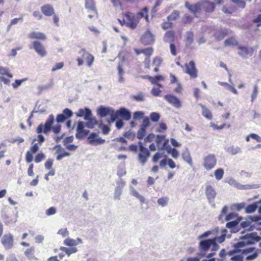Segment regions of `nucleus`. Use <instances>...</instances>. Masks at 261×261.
<instances>
[{
  "mask_svg": "<svg viewBox=\"0 0 261 261\" xmlns=\"http://www.w3.org/2000/svg\"><path fill=\"white\" fill-rule=\"evenodd\" d=\"M158 149L159 150H166L168 145L169 140L166 139L165 136L157 135L155 140Z\"/></svg>",
  "mask_w": 261,
  "mask_h": 261,
  "instance_id": "ddd939ff",
  "label": "nucleus"
},
{
  "mask_svg": "<svg viewBox=\"0 0 261 261\" xmlns=\"http://www.w3.org/2000/svg\"><path fill=\"white\" fill-rule=\"evenodd\" d=\"M76 116L77 117H84V119L87 121L85 123L86 126L89 128H93L98 124L95 117H92L91 111L89 108H85L79 109L76 113Z\"/></svg>",
  "mask_w": 261,
  "mask_h": 261,
  "instance_id": "39448f33",
  "label": "nucleus"
},
{
  "mask_svg": "<svg viewBox=\"0 0 261 261\" xmlns=\"http://www.w3.org/2000/svg\"><path fill=\"white\" fill-rule=\"evenodd\" d=\"M111 111L112 112H110L109 115L111 117V121L113 122L119 117V115L117 114V111L115 112L114 110L112 109Z\"/></svg>",
  "mask_w": 261,
  "mask_h": 261,
  "instance_id": "052dcab7",
  "label": "nucleus"
},
{
  "mask_svg": "<svg viewBox=\"0 0 261 261\" xmlns=\"http://www.w3.org/2000/svg\"><path fill=\"white\" fill-rule=\"evenodd\" d=\"M55 149H56V153L58 154L56 159L58 161L61 160L65 156H68L70 155V153L66 151L60 145H56L55 147Z\"/></svg>",
  "mask_w": 261,
  "mask_h": 261,
  "instance_id": "5701e85b",
  "label": "nucleus"
},
{
  "mask_svg": "<svg viewBox=\"0 0 261 261\" xmlns=\"http://www.w3.org/2000/svg\"><path fill=\"white\" fill-rule=\"evenodd\" d=\"M257 207L258 205L257 202H254L249 204L247 205L245 208L246 213L247 214L253 213L257 209Z\"/></svg>",
  "mask_w": 261,
  "mask_h": 261,
  "instance_id": "72a5a7b5",
  "label": "nucleus"
},
{
  "mask_svg": "<svg viewBox=\"0 0 261 261\" xmlns=\"http://www.w3.org/2000/svg\"><path fill=\"white\" fill-rule=\"evenodd\" d=\"M58 233L61 235L63 237H67L69 234L68 231L66 228L59 230Z\"/></svg>",
  "mask_w": 261,
  "mask_h": 261,
  "instance_id": "774afa93",
  "label": "nucleus"
},
{
  "mask_svg": "<svg viewBox=\"0 0 261 261\" xmlns=\"http://www.w3.org/2000/svg\"><path fill=\"white\" fill-rule=\"evenodd\" d=\"M86 126L85 123L83 121H79L77 123L76 128V133L75 137L76 138L81 139L86 137L89 133V130L85 129L84 127Z\"/></svg>",
  "mask_w": 261,
  "mask_h": 261,
  "instance_id": "2eb2a0df",
  "label": "nucleus"
},
{
  "mask_svg": "<svg viewBox=\"0 0 261 261\" xmlns=\"http://www.w3.org/2000/svg\"><path fill=\"white\" fill-rule=\"evenodd\" d=\"M214 174L217 180H220L223 176L224 170L222 168L217 169L215 171Z\"/></svg>",
  "mask_w": 261,
  "mask_h": 261,
  "instance_id": "c03bdc74",
  "label": "nucleus"
},
{
  "mask_svg": "<svg viewBox=\"0 0 261 261\" xmlns=\"http://www.w3.org/2000/svg\"><path fill=\"white\" fill-rule=\"evenodd\" d=\"M36 140L34 139L32 142V146L29 150L27 151L25 156V161L30 163L33 160V154L37 152L39 150V144L35 143Z\"/></svg>",
  "mask_w": 261,
  "mask_h": 261,
  "instance_id": "9d476101",
  "label": "nucleus"
},
{
  "mask_svg": "<svg viewBox=\"0 0 261 261\" xmlns=\"http://www.w3.org/2000/svg\"><path fill=\"white\" fill-rule=\"evenodd\" d=\"M150 156V152L147 148L144 147L141 142H139V153L138 154V160L140 163L144 165L147 161Z\"/></svg>",
  "mask_w": 261,
  "mask_h": 261,
  "instance_id": "f8f14e48",
  "label": "nucleus"
},
{
  "mask_svg": "<svg viewBox=\"0 0 261 261\" xmlns=\"http://www.w3.org/2000/svg\"><path fill=\"white\" fill-rule=\"evenodd\" d=\"M148 10L147 7H144L138 12L136 15H137L139 18V20L141 18L144 17L147 22L149 21Z\"/></svg>",
  "mask_w": 261,
  "mask_h": 261,
  "instance_id": "c756f323",
  "label": "nucleus"
},
{
  "mask_svg": "<svg viewBox=\"0 0 261 261\" xmlns=\"http://www.w3.org/2000/svg\"><path fill=\"white\" fill-rule=\"evenodd\" d=\"M150 122L148 117H145L143 120L142 123L140 125V127L137 133V137L139 139H142L145 136L146 129L149 126Z\"/></svg>",
  "mask_w": 261,
  "mask_h": 261,
  "instance_id": "4468645a",
  "label": "nucleus"
},
{
  "mask_svg": "<svg viewBox=\"0 0 261 261\" xmlns=\"http://www.w3.org/2000/svg\"><path fill=\"white\" fill-rule=\"evenodd\" d=\"M237 44V40L232 37L226 39L224 42L225 46L236 45Z\"/></svg>",
  "mask_w": 261,
  "mask_h": 261,
  "instance_id": "09e8293b",
  "label": "nucleus"
},
{
  "mask_svg": "<svg viewBox=\"0 0 261 261\" xmlns=\"http://www.w3.org/2000/svg\"><path fill=\"white\" fill-rule=\"evenodd\" d=\"M185 72L188 74L191 79H196L198 76V70L195 63L193 61H191L185 64Z\"/></svg>",
  "mask_w": 261,
  "mask_h": 261,
  "instance_id": "9b49d317",
  "label": "nucleus"
},
{
  "mask_svg": "<svg viewBox=\"0 0 261 261\" xmlns=\"http://www.w3.org/2000/svg\"><path fill=\"white\" fill-rule=\"evenodd\" d=\"M157 85L158 86V88L153 87L151 90V93L155 96H159L161 93V90L160 89V88L162 87V85L160 84H157Z\"/></svg>",
  "mask_w": 261,
  "mask_h": 261,
  "instance_id": "de8ad7c7",
  "label": "nucleus"
},
{
  "mask_svg": "<svg viewBox=\"0 0 261 261\" xmlns=\"http://www.w3.org/2000/svg\"><path fill=\"white\" fill-rule=\"evenodd\" d=\"M162 59L160 57H155L152 60V64L154 66L160 67L162 63Z\"/></svg>",
  "mask_w": 261,
  "mask_h": 261,
  "instance_id": "603ef678",
  "label": "nucleus"
},
{
  "mask_svg": "<svg viewBox=\"0 0 261 261\" xmlns=\"http://www.w3.org/2000/svg\"><path fill=\"white\" fill-rule=\"evenodd\" d=\"M73 115V112L69 109L63 110L62 113L58 114L56 117V121L58 123H63L66 120L71 118Z\"/></svg>",
  "mask_w": 261,
  "mask_h": 261,
  "instance_id": "f3484780",
  "label": "nucleus"
},
{
  "mask_svg": "<svg viewBox=\"0 0 261 261\" xmlns=\"http://www.w3.org/2000/svg\"><path fill=\"white\" fill-rule=\"evenodd\" d=\"M140 42L144 46L151 45L154 43L155 41V36L148 29L145 32L140 38Z\"/></svg>",
  "mask_w": 261,
  "mask_h": 261,
  "instance_id": "1a4fd4ad",
  "label": "nucleus"
},
{
  "mask_svg": "<svg viewBox=\"0 0 261 261\" xmlns=\"http://www.w3.org/2000/svg\"><path fill=\"white\" fill-rule=\"evenodd\" d=\"M73 139L74 138L72 136L66 137L63 141V145L64 146L69 145L68 144L71 143L73 142Z\"/></svg>",
  "mask_w": 261,
  "mask_h": 261,
  "instance_id": "e2e57ef3",
  "label": "nucleus"
},
{
  "mask_svg": "<svg viewBox=\"0 0 261 261\" xmlns=\"http://www.w3.org/2000/svg\"><path fill=\"white\" fill-rule=\"evenodd\" d=\"M117 114L125 120H128L131 118L130 113L124 108H121L117 110Z\"/></svg>",
  "mask_w": 261,
  "mask_h": 261,
  "instance_id": "bb28decb",
  "label": "nucleus"
},
{
  "mask_svg": "<svg viewBox=\"0 0 261 261\" xmlns=\"http://www.w3.org/2000/svg\"><path fill=\"white\" fill-rule=\"evenodd\" d=\"M132 98L137 101H143L144 100V96L142 93L140 92L136 95H133Z\"/></svg>",
  "mask_w": 261,
  "mask_h": 261,
  "instance_id": "5fc2aeb1",
  "label": "nucleus"
},
{
  "mask_svg": "<svg viewBox=\"0 0 261 261\" xmlns=\"http://www.w3.org/2000/svg\"><path fill=\"white\" fill-rule=\"evenodd\" d=\"M89 144L94 145H97L105 143V140L101 138L98 137V135L94 133H92L88 138Z\"/></svg>",
  "mask_w": 261,
  "mask_h": 261,
  "instance_id": "aec40b11",
  "label": "nucleus"
},
{
  "mask_svg": "<svg viewBox=\"0 0 261 261\" xmlns=\"http://www.w3.org/2000/svg\"><path fill=\"white\" fill-rule=\"evenodd\" d=\"M85 2L86 9L91 11L94 15H97L98 13L94 0H85Z\"/></svg>",
  "mask_w": 261,
  "mask_h": 261,
  "instance_id": "393cba45",
  "label": "nucleus"
},
{
  "mask_svg": "<svg viewBox=\"0 0 261 261\" xmlns=\"http://www.w3.org/2000/svg\"><path fill=\"white\" fill-rule=\"evenodd\" d=\"M45 159V154L41 152L38 153L35 157L34 161L36 163H39Z\"/></svg>",
  "mask_w": 261,
  "mask_h": 261,
  "instance_id": "49530a36",
  "label": "nucleus"
},
{
  "mask_svg": "<svg viewBox=\"0 0 261 261\" xmlns=\"http://www.w3.org/2000/svg\"><path fill=\"white\" fill-rule=\"evenodd\" d=\"M163 153L156 152L152 157V161L153 163H156L160 159L163 157Z\"/></svg>",
  "mask_w": 261,
  "mask_h": 261,
  "instance_id": "69168bd1",
  "label": "nucleus"
},
{
  "mask_svg": "<svg viewBox=\"0 0 261 261\" xmlns=\"http://www.w3.org/2000/svg\"><path fill=\"white\" fill-rule=\"evenodd\" d=\"M239 220H234L230 222H229L226 223V226L228 228H232L238 225L239 224Z\"/></svg>",
  "mask_w": 261,
  "mask_h": 261,
  "instance_id": "680f3d73",
  "label": "nucleus"
},
{
  "mask_svg": "<svg viewBox=\"0 0 261 261\" xmlns=\"http://www.w3.org/2000/svg\"><path fill=\"white\" fill-rule=\"evenodd\" d=\"M193 33L191 32H188L186 33V37L185 39L186 45H190L193 42Z\"/></svg>",
  "mask_w": 261,
  "mask_h": 261,
  "instance_id": "e433bc0d",
  "label": "nucleus"
},
{
  "mask_svg": "<svg viewBox=\"0 0 261 261\" xmlns=\"http://www.w3.org/2000/svg\"><path fill=\"white\" fill-rule=\"evenodd\" d=\"M245 246V243L243 242H240L234 245L235 250H233V253L242 252L243 249H241V248L244 247Z\"/></svg>",
  "mask_w": 261,
  "mask_h": 261,
  "instance_id": "37998d69",
  "label": "nucleus"
},
{
  "mask_svg": "<svg viewBox=\"0 0 261 261\" xmlns=\"http://www.w3.org/2000/svg\"><path fill=\"white\" fill-rule=\"evenodd\" d=\"M113 6L115 8H119L121 10H123V4L122 0H110Z\"/></svg>",
  "mask_w": 261,
  "mask_h": 261,
  "instance_id": "ea45409f",
  "label": "nucleus"
},
{
  "mask_svg": "<svg viewBox=\"0 0 261 261\" xmlns=\"http://www.w3.org/2000/svg\"><path fill=\"white\" fill-rule=\"evenodd\" d=\"M232 254H233V253L232 251L229 252H226L224 249H222L220 252L219 256L221 258H223L226 256L230 257Z\"/></svg>",
  "mask_w": 261,
  "mask_h": 261,
  "instance_id": "bf43d9fd",
  "label": "nucleus"
},
{
  "mask_svg": "<svg viewBox=\"0 0 261 261\" xmlns=\"http://www.w3.org/2000/svg\"><path fill=\"white\" fill-rule=\"evenodd\" d=\"M164 99L170 105L176 108L181 107V102L175 96L172 94H167L164 96Z\"/></svg>",
  "mask_w": 261,
  "mask_h": 261,
  "instance_id": "a211bd4d",
  "label": "nucleus"
},
{
  "mask_svg": "<svg viewBox=\"0 0 261 261\" xmlns=\"http://www.w3.org/2000/svg\"><path fill=\"white\" fill-rule=\"evenodd\" d=\"M154 52V49L152 47H148L143 48L142 54L145 56V58H150Z\"/></svg>",
  "mask_w": 261,
  "mask_h": 261,
  "instance_id": "f704fd0d",
  "label": "nucleus"
},
{
  "mask_svg": "<svg viewBox=\"0 0 261 261\" xmlns=\"http://www.w3.org/2000/svg\"><path fill=\"white\" fill-rule=\"evenodd\" d=\"M150 119L152 122H158L160 118V116L159 113L156 112H152L150 115Z\"/></svg>",
  "mask_w": 261,
  "mask_h": 261,
  "instance_id": "864d4df0",
  "label": "nucleus"
},
{
  "mask_svg": "<svg viewBox=\"0 0 261 261\" xmlns=\"http://www.w3.org/2000/svg\"><path fill=\"white\" fill-rule=\"evenodd\" d=\"M169 198L167 197H163L162 198H159L157 202L158 203L161 205L162 206H165L167 204L168 202Z\"/></svg>",
  "mask_w": 261,
  "mask_h": 261,
  "instance_id": "3c124183",
  "label": "nucleus"
},
{
  "mask_svg": "<svg viewBox=\"0 0 261 261\" xmlns=\"http://www.w3.org/2000/svg\"><path fill=\"white\" fill-rule=\"evenodd\" d=\"M257 94H258V87H257V86L256 85H255L253 87V92H252V93L251 96V101L252 102H253L255 100V99L256 98Z\"/></svg>",
  "mask_w": 261,
  "mask_h": 261,
  "instance_id": "4d7b16f0",
  "label": "nucleus"
},
{
  "mask_svg": "<svg viewBox=\"0 0 261 261\" xmlns=\"http://www.w3.org/2000/svg\"><path fill=\"white\" fill-rule=\"evenodd\" d=\"M199 106L201 107L202 109V116L208 120H212L213 118V115L211 111L204 105L200 103Z\"/></svg>",
  "mask_w": 261,
  "mask_h": 261,
  "instance_id": "c85d7f7f",
  "label": "nucleus"
},
{
  "mask_svg": "<svg viewBox=\"0 0 261 261\" xmlns=\"http://www.w3.org/2000/svg\"><path fill=\"white\" fill-rule=\"evenodd\" d=\"M0 82H3L6 85H10L11 81L10 79H12L13 76L10 69L7 67L0 66Z\"/></svg>",
  "mask_w": 261,
  "mask_h": 261,
  "instance_id": "0eeeda50",
  "label": "nucleus"
},
{
  "mask_svg": "<svg viewBox=\"0 0 261 261\" xmlns=\"http://www.w3.org/2000/svg\"><path fill=\"white\" fill-rule=\"evenodd\" d=\"M64 244L65 245L69 246H73L76 245L75 240L70 238L66 239L64 241Z\"/></svg>",
  "mask_w": 261,
  "mask_h": 261,
  "instance_id": "6e6d98bb",
  "label": "nucleus"
},
{
  "mask_svg": "<svg viewBox=\"0 0 261 261\" xmlns=\"http://www.w3.org/2000/svg\"><path fill=\"white\" fill-rule=\"evenodd\" d=\"M145 79H148L152 84H157L159 81H164V77L162 75H156L152 77L149 75H145L144 76Z\"/></svg>",
  "mask_w": 261,
  "mask_h": 261,
  "instance_id": "7c9ffc66",
  "label": "nucleus"
},
{
  "mask_svg": "<svg viewBox=\"0 0 261 261\" xmlns=\"http://www.w3.org/2000/svg\"><path fill=\"white\" fill-rule=\"evenodd\" d=\"M35 248L34 247L27 249L24 252V255L29 259L34 257Z\"/></svg>",
  "mask_w": 261,
  "mask_h": 261,
  "instance_id": "79ce46f5",
  "label": "nucleus"
},
{
  "mask_svg": "<svg viewBox=\"0 0 261 261\" xmlns=\"http://www.w3.org/2000/svg\"><path fill=\"white\" fill-rule=\"evenodd\" d=\"M28 37L31 39H38L45 40L46 39L45 35L41 32H33L28 35Z\"/></svg>",
  "mask_w": 261,
  "mask_h": 261,
  "instance_id": "cd10ccee",
  "label": "nucleus"
},
{
  "mask_svg": "<svg viewBox=\"0 0 261 261\" xmlns=\"http://www.w3.org/2000/svg\"><path fill=\"white\" fill-rule=\"evenodd\" d=\"M238 54L243 58H247L249 56H252L254 53L253 47H248L239 45L238 47Z\"/></svg>",
  "mask_w": 261,
  "mask_h": 261,
  "instance_id": "dca6fc26",
  "label": "nucleus"
},
{
  "mask_svg": "<svg viewBox=\"0 0 261 261\" xmlns=\"http://www.w3.org/2000/svg\"><path fill=\"white\" fill-rule=\"evenodd\" d=\"M166 150L174 159H177L179 156L178 151L176 149L172 148L170 145L168 146Z\"/></svg>",
  "mask_w": 261,
  "mask_h": 261,
  "instance_id": "c9c22d12",
  "label": "nucleus"
},
{
  "mask_svg": "<svg viewBox=\"0 0 261 261\" xmlns=\"http://www.w3.org/2000/svg\"><path fill=\"white\" fill-rule=\"evenodd\" d=\"M179 16V12L177 10H174L170 15L167 17L168 21H174Z\"/></svg>",
  "mask_w": 261,
  "mask_h": 261,
  "instance_id": "58836bf2",
  "label": "nucleus"
},
{
  "mask_svg": "<svg viewBox=\"0 0 261 261\" xmlns=\"http://www.w3.org/2000/svg\"><path fill=\"white\" fill-rule=\"evenodd\" d=\"M219 84L225 87L226 88H227L228 90L230 91L233 93H234L235 94H238V91L235 89V88L233 86L229 85L227 83L219 82Z\"/></svg>",
  "mask_w": 261,
  "mask_h": 261,
  "instance_id": "473e14b6",
  "label": "nucleus"
},
{
  "mask_svg": "<svg viewBox=\"0 0 261 261\" xmlns=\"http://www.w3.org/2000/svg\"><path fill=\"white\" fill-rule=\"evenodd\" d=\"M2 244L7 250L11 249L13 245V238L11 234H5L1 240Z\"/></svg>",
  "mask_w": 261,
  "mask_h": 261,
  "instance_id": "6ab92c4d",
  "label": "nucleus"
},
{
  "mask_svg": "<svg viewBox=\"0 0 261 261\" xmlns=\"http://www.w3.org/2000/svg\"><path fill=\"white\" fill-rule=\"evenodd\" d=\"M54 121V117L53 115H50L48 118L46 119L44 124H40L36 128V133L40 134L43 133L47 134L51 129L55 134H58L61 130V126L60 124H57L56 126L52 127Z\"/></svg>",
  "mask_w": 261,
  "mask_h": 261,
  "instance_id": "20e7f679",
  "label": "nucleus"
},
{
  "mask_svg": "<svg viewBox=\"0 0 261 261\" xmlns=\"http://www.w3.org/2000/svg\"><path fill=\"white\" fill-rule=\"evenodd\" d=\"M122 19L118 18L117 20L121 25H126L132 30L135 29L139 22V18L135 14L130 12L122 13Z\"/></svg>",
  "mask_w": 261,
  "mask_h": 261,
  "instance_id": "7ed1b4c3",
  "label": "nucleus"
},
{
  "mask_svg": "<svg viewBox=\"0 0 261 261\" xmlns=\"http://www.w3.org/2000/svg\"><path fill=\"white\" fill-rule=\"evenodd\" d=\"M182 157L185 161L187 162L191 166L192 165V159L189 151L187 150L183 152L182 153Z\"/></svg>",
  "mask_w": 261,
  "mask_h": 261,
  "instance_id": "2f4dec72",
  "label": "nucleus"
},
{
  "mask_svg": "<svg viewBox=\"0 0 261 261\" xmlns=\"http://www.w3.org/2000/svg\"><path fill=\"white\" fill-rule=\"evenodd\" d=\"M217 164V159L214 154H209L203 158V166L207 171L212 170Z\"/></svg>",
  "mask_w": 261,
  "mask_h": 261,
  "instance_id": "6e6552de",
  "label": "nucleus"
},
{
  "mask_svg": "<svg viewBox=\"0 0 261 261\" xmlns=\"http://www.w3.org/2000/svg\"><path fill=\"white\" fill-rule=\"evenodd\" d=\"M186 7L194 14L195 17H198L201 12L205 13L213 12L215 8L214 3L206 0H202L197 3L191 4L188 2L185 3Z\"/></svg>",
  "mask_w": 261,
  "mask_h": 261,
  "instance_id": "f257e3e1",
  "label": "nucleus"
},
{
  "mask_svg": "<svg viewBox=\"0 0 261 261\" xmlns=\"http://www.w3.org/2000/svg\"><path fill=\"white\" fill-rule=\"evenodd\" d=\"M53 162L54 161L52 159H48L44 164V166L45 168L47 169H52Z\"/></svg>",
  "mask_w": 261,
  "mask_h": 261,
  "instance_id": "0e129e2a",
  "label": "nucleus"
},
{
  "mask_svg": "<svg viewBox=\"0 0 261 261\" xmlns=\"http://www.w3.org/2000/svg\"><path fill=\"white\" fill-rule=\"evenodd\" d=\"M144 113L142 111H136L133 114V119L135 120L144 118Z\"/></svg>",
  "mask_w": 261,
  "mask_h": 261,
  "instance_id": "a18cd8bd",
  "label": "nucleus"
},
{
  "mask_svg": "<svg viewBox=\"0 0 261 261\" xmlns=\"http://www.w3.org/2000/svg\"><path fill=\"white\" fill-rule=\"evenodd\" d=\"M60 250H62L66 253L68 256L70 254L75 253L77 252V250L75 247H73L71 248H67L65 247H61L60 248Z\"/></svg>",
  "mask_w": 261,
  "mask_h": 261,
  "instance_id": "4c0bfd02",
  "label": "nucleus"
},
{
  "mask_svg": "<svg viewBox=\"0 0 261 261\" xmlns=\"http://www.w3.org/2000/svg\"><path fill=\"white\" fill-rule=\"evenodd\" d=\"M231 261H243V257L241 255H233V254L230 256Z\"/></svg>",
  "mask_w": 261,
  "mask_h": 261,
  "instance_id": "338daca9",
  "label": "nucleus"
},
{
  "mask_svg": "<svg viewBox=\"0 0 261 261\" xmlns=\"http://www.w3.org/2000/svg\"><path fill=\"white\" fill-rule=\"evenodd\" d=\"M231 1L235 4L238 8L244 9L246 6V3L244 1L241 0H231Z\"/></svg>",
  "mask_w": 261,
  "mask_h": 261,
  "instance_id": "8fccbe9b",
  "label": "nucleus"
},
{
  "mask_svg": "<svg viewBox=\"0 0 261 261\" xmlns=\"http://www.w3.org/2000/svg\"><path fill=\"white\" fill-rule=\"evenodd\" d=\"M205 194L210 202L213 201L216 196V192L211 186H207L205 189Z\"/></svg>",
  "mask_w": 261,
  "mask_h": 261,
  "instance_id": "b1692460",
  "label": "nucleus"
},
{
  "mask_svg": "<svg viewBox=\"0 0 261 261\" xmlns=\"http://www.w3.org/2000/svg\"><path fill=\"white\" fill-rule=\"evenodd\" d=\"M27 81V79H22L21 80H16L14 83L12 84L13 88H18L24 81Z\"/></svg>",
  "mask_w": 261,
  "mask_h": 261,
  "instance_id": "13d9d810",
  "label": "nucleus"
},
{
  "mask_svg": "<svg viewBox=\"0 0 261 261\" xmlns=\"http://www.w3.org/2000/svg\"><path fill=\"white\" fill-rule=\"evenodd\" d=\"M42 13L46 16H51L55 14V10L50 4H45L41 7Z\"/></svg>",
  "mask_w": 261,
  "mask_h": 261,
  "instance_id": "4be33fe9",
  "label": "nucleus"
},
{
  "mask_svg": "<svg viewBox=\"0 0 261 261\" xmlns=\"http://www.w3.org/2000/svg\"><path fill=\"white\" fill-rule=\"evenodd\" d=\"M221 234L219 237H216L213 239H207L200 242L199 244V250L202 252H206L210 249L215 251L219 249V246L217 244L222 243L225 239L227 230L225 229L221 230Z\"/></svg>",
  "mask_w": 261,
  "mask_h": 261,
  "instance_id": "f03ea898",
  "label": "nucleus"
},
{
  "mask_svg": "<svg viewBox=\"0 0 261 261\" xmlns=\"http://www.w3.org/2000/svg\"><path fill=\"white\" fill-rule=\"evenodd\" d=\"M33 47L35 51L41 57H44L46 55V51L43 44L40 42L35 41L33 43Z\"/></svg>",
  "mask_w": 261,
  "mask_h": 261,
  "instance_id": "412c9836",
  "label": "nucleus"
},
{
  "mask_svg": "<svg viewBox=\"0 0 261 261\" xmlns=\"http://www.w3.org/2000/svg\"><path fill=\"white\" fill-rule=\"evenodd\" d=\"M79 53L82 55V58H78L76 59L78 66H81L83 65L84 59L87 66L90 67L94 62V56L84 48L81 49Z\"/></svg>",
  "mask_w": 261,
  "mask_h": 261,
  "instance_id": "423d86ee",
  "label": "nucleus"
},
{
  "mask_svg": "<svg viewBox=\"0 0 261 261\" xmlns=\"http://www.w3.org/2000/svg\"><path fill=\"white\" fill-rule=\"evenodd\" d=\"M111 109L109 107L100 106L97 109V114L100 118L105 117L109 115L110 112H112Z\"/></svg>",
  "mask_w": 261,
  "mask_h": 261,
  "instance_id": "a878e982",
  "label": "nucleus"
},
{
  "mask_svg": "<svg viewBox=\"0 0 261 261\" xmlns=\"http://www.w3.org/2000/svg\"><path fill=\"white\" fill-rule=\"evenodd\" d=\"M165 38L167 41L171 42L174 41L175 38V32L173 31H169L167 32L165 34Z\"/></svg>",
  "mask_w": 261,
  "mask_h": 261,
  "instance_id": "a19ab883",
  "label": "nucleus"
}]
</instances>
